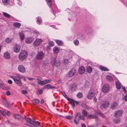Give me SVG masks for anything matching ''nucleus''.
<instances>
[{
  "mask_svg": "<svg viewBox=\"0 0 127 127\" xmlns=\"http://www.w3.org/2000/svg\"><path fill=\"white\" fill-rule=\"evenodd\" d=\"M49 45L51 46H53L54 45V43L53 41H51L49 43Z\"/></svg>",
  "mask_w": 127,
  "mask_h": 127,
  "instance_id": "nucleus-51",
  "label": "nucleus"
},
{
  "mask_svg": "<svg viewBox=\"0 0 127 127\" xmlns=\"http://www.w3.org/2000/svg\"><path fill=\"white\" fill-rule=\"evenodd\" d=\"M18 69L21 72L24 73L25 72V68L22 65H19Z\"/></svg>",
  "mask_w": 127,
  "mask_h": 127,
  "instance_id": "nucleus-12",
  "label": "nucleus"
},
{
  "mask_svg": "<svg viewBox=\"0 0 127 127\" xmlns=\"http://www.w3.org/2000/svg\"><path fill=\"white\" fill-rule=\"evenodd\" d=\"M3 104L6 107H9L10 106V105L8 101L5 99L3 100Z\"/></svg>",
  "mask_w": 127,
  "mask_h": 127,
  "instance_id": "nucleus-16",
  "label": "nucleus"
},
{
  "mask_svg": "<svg viewBox=\"0 0 127 127\" xmlns=\"http://www.w3.org/2000/svg\"><path fill=\"white\" fill-rule=\"evenodd\" d=\"M63 62L64 64L65 65L68 64L69 63L68 60L67 59H64L63 61Z\"/></svg>",
  "mask_w": 127,
  "mask_h": 127,
  "instance_id": "nucleus-38",
  "label": "nucleus"
},
{
  "mask_svg": "<svg viewBox=\"0 0 127 127\" xmlns=\"http://www.w3.org/2000/svg\"><path fill=\"white\" fill-rule=\"evenodd\" d=\"M42 42V40L41 39L37 38L34 42L33 45L34 47H36L40 45Z\"/></svg>",
  "mask_w": 127,
  "mask_h": 127,
  "instance_id": "nucleus-7",
  "label": "nucleus"
},
{
  "mask_svg": "<svg viewBox=\"0 0 127 127\" xmlns=\"http://www.w3.org/2000/svg\"><path fill=\"white\" fill-rule=\"evenodd\" d=\"M33 33L35 34H39V32L37 31H33Z\"/></svg>",
  "mask_w": 127,
  "mask_h": 127,
  "instance_id": "nucleus-55",
  "label": "nucleus"
},
{
  "mask_svg": "<svg viewBox=\"0 0 127 127\" xmlns=\"http://www.w3.org/2000/svg\"><path fill=\"white\" fill-rule=\"evenodd\" d=\"M13 25L14 26L19 28L21 25L20 23L18 22H15L13 24Z\"/></svg>",
  "mask_w": 127,
  "mask_h": 127,
  "instance_id": "nucleus-30",
  "label": "nucleus"
},
{
  "mask_svg": "<svg viewBox=\"0 0 127 127\" xmlns=\"http://www.w3.org/2000/svg\"><path fill=\"white\" fill-rule=\"evenodd\" d=\"M81 126L82 127H86L84 123L81 124Z\"/></svg>",
  "mask_w": 127,
  "mask_h": 127,
  "instance_id": "nucleus-64",
  "label": "nucleus"
},
{
  "mask_svg": "<svg viewBox=\"0 0 127 127\" xmlns=\"http://www.w3.org/2000/svg\"><path fill=\"white\" fill-rule=\"evenodd\" d=\"M32 124H31L32 125L31 126L30 125L29 126L31 127H38L35 124L33 123L32 122L31 123Z\"/></svg>",
  "mask_w": 127,
  "mask_h": 127,
  "instance_id": "nucleus-49",
  "label": "nucleus"
},
{
  "mask_svg": "<svg viewBox=\"0 0 127 127\" xmlns=\"http://www.w3.org/2000/svg\"><path fill=\"white\" fill-rule=\"evenodd\" d=\"M32 101L33 103H35L37 104H38L39 103V101L37 99L33 100Z\"/></svg>",
  "mask_w": 127,
  "mask_h": 127,
  "instance_id": "nucleus-48",
  "label": "nucleus"
},
{
  "mask_svg": "<svg viewBox=\"0 0 127 127\" xmlns=\"http://www.w3.org/2000/svg\"><path fill=\"white\" fill-rule=\"evenodd\" d=\"M44 56V54L43 52L41 51L37 53L35 57L36 59L38 60L42 59Z\"/></svg>",
  "mask_w": 127,
  "mask_h": 127,
  "instance_id": "nucleus-4",
  "label": "nucleus"
},
{
  "mask_svg": "<svg viewBox=\"0 0 127 127\" xmlns=\"http://www.w3.org/2000/svg\"><path fill=\"white\" fill-rule=\"evenodd\" d=\"M81 105L83 108H85L86 105L85 104H82Z\"/></svg>",
  "mask_w": 127,
  "mask_h": 127,
  "instance_id": "nucleus-58",
  "label": "nucleus"
},
{
  "mask_svg": "<svg viewBox=\"0 0 127 127\" xmlns=\"http://www.w3.org/2000/svg\"><path fill=\"white\" fill-rule=\"evenodd\" d=\"M21 78L22 79H23L25 81H26V79L24 78V77L23 76H21Z\"/></svg>",
  "mask_w": 127,
  "mask_h": 127,
  "instance_id": "nucleus-62",
  "label": "nucleus"
},
{
  "mask_svg": "<svg viewBox=\"0 0 127 127\" xmlns=\"http://www.w3.org/2000/svg\"><path fill=\"white\" fill-rule=\"evenodd\" d=\"M33 40V38L32 37H29L26 39V42L27 43H30L32 42Z\"/></svg>",
  "mask_w": 127,
  "mask_h": 127,
  "instance_id": "nucleus-19",
  "label": "nucleus"
},
{
  "mask_svg": "<svg viewBox=\"0 0 127 127\" xmlns=\"http://www.w3.org/2000/svg\"><path fill=\"white\" fill-rule=\"evenodd\" d=\"M106 78L108 80L110 81L111 80V76L110 75H108L106 76Z\"/></svg>",
  "mask_w": 127,
  "mask_h": 127,
  "instance_id": "nucleus-45",
  "label": "nucleus"
},
{
  "mask_svg": "<svg viewBox=\"0 0 127 127\" xmlns=\"http://www.w3.org/2000/svg\"><path fill=\"white\" fill-rule=\"evenodd\" d=\"M109 89V87L107 84L104 85L102 89V91L104 93H107Z\"/></svg>",
  "mask_w": 127,
  "mask_h": 127,
  "instance_id": "nucleus-8",
  "label": "nucleus"
},
{
  "mask_svg": "<svg viewBox=\"0 0 127 127\" xmlns=\"http://www.w3.org/2000/svg\"><path fill=\"white\" fill-rule=\"evenodd\" d=\"M77 87L76 85L75 84H73L71 86V90L72 91H74L76 90Z\"/></svg>",
  "mask_w": 127,
  "mask_h": 127,
  "instance_id": "nucleus-25",
  "label": "nucleus"
},
{
  "mask_svg": "<svg viewBox=\"0 0 127 127\" xmlns=\"http://www.w3.org/2000/svg\"><path fill=\"white\" fill-rule=\"evenodd\" d=\"M44 89L43 87L40 90H39L38 89L39 93H38V94H41L42 93Z\"/></svg>",
  "mask_w": 127,
  "mask_h": 127,
  "instance_id": "nucleus-44",
  "label": "nucleus"
},
{
  "mask_svg": "<svg viewBox=\"0 0 127 127\" xmlns=\"http://www.w3.org/2000/svg\"><path fill=\"white\" fill-rule=\"evenodd\" d=\"M37 82L38 84L41 86H43L44 85V81H42L40 79H37Z\"/></svg>",
  "mask_w": 127,
  "mask_h": 127,
  "instance_id": "nucleus-24",
  "label": "nucleus"
},
{
  "mask_svg": "<svg viewBox=\"0 0 127 127\" xmlns=\"http://www.w3.org/2000/svg\"><path fill=\"white\" fill-rule=\"evenodd\" d=\"M77 70L74 69H71L69 72L68 75L70 77H72L75 75L77 72Z\"/></svg>",
  "mask_w": 127,
  "mask_h": 127,
  "instance_id": "nucleus-11",
  "label": "nucleus"
},
{
  "mask_svg": "<svg viewBox=\"0 0 127 127\" xmlns=\"http://www.w3.org/2000/svg\"><path fill=\"white\" fill-rule=\"evenodd\" d=\"M81 115L79 112L77 113L75 116V119L74 120V122L75 125H78V122L81 119Z\"/></svg>",
  "mask_w": 127,
  "mask_h": 127,
  "instance_id": "nucleus-3",
  "label": "nucleus"
},
{
  "mask_svg": "<svg viewBox=\"0 0 127 127\" xmlns=\"http://www.w3.org/2000/svg\"><path fill=\"white\" fill-rule=\"evenodd\" d=\"M3 116H5L6 114V112L2 110L1 111L0 113Z\"/></svg>",
  "mask_w": 127,
  "mask_h": 127,
  "instance_id": "nucleus-52",
  "label": "nucleus"
},
{
  "mask_svg": "<svg viewBox=\"0 0 127 127\" xmlns=\"http://www.w3.org/2000/svg\"><path fill=\"white\" fill-rule=\"evenodd\" d=\"M56 42L59 45H62L63 44V42L61 40H56Z\"/></svg>",
  "mask_w": 127,
  "mask_h": 127,
  "instance_id": "nucleus-32",
  "label": "nucleus"
},
{
  "mask_svg": "<svg viewBox=\"0 0 127 127\" xmlns=\"http://www.w3.org/2000/svg\"><path fill=\"white\" fill-rule=\"evenodd\" d=\"M72 116L71 115H68L65 116V118L68 120L71 119L72 118Z\"/></svg>",
  "mask_w": 127,
  "mask_h": 127,
  "instance_id": "nucleus-43",
  "label": "nucleus"
},
{
  "mask_svg": "<svg viewBox=\"0 0 127 127\" xmlns=\"http://www.w3.org/2000/svg\"><path fill=\"white\" fill-rule=\"evenodd\" d=\"M8 83L10 84H11L12 83V81L10 80H9L8 81Z\"/></svg>",
  "mask_w": 127,
  "mask_h": 127,
  "instance_id": "nucleus-60",
  "label": "nucleus"
},
{
  "mask_svg": "<svg viewBox=\"0 0 127 127\" xmlns=\"http://www.w3.org/2000/svg\"><path fill=\"white\" fill-rule=\"evenodd\" d=\"M3 83L2 81L0 79V87L1 88L3 89Z\"/></svg>",
  "mask_w": 127,
  "mask_h": 127,
  "instance_id": "nucleus-47",
  "label": "nucleus"
},
{
  "mask_svg": "<svg viewBox=\"0 0 127 127\" xmlns=\"http://www.w3.org/2000/svg\"><path fill=\"white\" fill-rule=\"evenodd\" d=\"M21 47L19 45H16L14 48V51L16 53L19 52L20 49Z\"/></svg>",
  "mask_w": 127,
  "mask_h": 127,
  "instance_id": "nucleus-13",
  "label": "nucleus"
},
{
  "mask_svg": "<svg viewBox=\"0 0 127 127\" xmlns=\"http://www.w3.org/2000/svg\"><path fill=\"white\" fill-rule=\"evenodd\" d=\"M6 114L7 115L9 116L10 115V112L8 111H7V112H6Z\"/></svg>",
  "mask_w": 127,
  "mask_h": 127,
  "instance_id": "nucleus-56",
  "label": "nucleus"
},
{
  "mask_svg": "<svg viewBox=\"0 0 127 127\" xmlns=\"http://www.w3.org/2000/svg\"><path fill=\"white\" fill-rule=\"evenodd\" d=\"M97 100L96 98L95 97L93 98L94 101L95 103L96 102Z\"/></svg>",
  "mask_w": 127,
  "mask_h": 127,
  "instance_id": "nucleus-59",
  "label": "nucleus"
},
{
  "mask_svg": "<svg viewBox=\"0 0 127 127\" xmlns=\"http://www.w3.org/2000/svg\"><path fill=\"white\" fill-rule=\"evenodd\" d=\"M109 105V103L108 101H105L101 105L100 107L101 109H107Z\"/></svg>",
  "mask_w": 127,
  "mask_h": 127,
  "instance_id": "nucleus-6",
  "label": "nucleus"
},
{
  "mask_svg": "<svg viewBox=\"0 0 127 127\" xmlns=\"http://www.w3.org/2000/svg\"><path fill=\"white\" fill-rule=\"evenodd\" d=\"M11 77L14 80L15 82L19 86H21L22 85V83L20 81V80H18L17 79H16L14 77V76H11Z\"/></svg>",
  "mask_w": 127,
  "mask_h": 127,
  "instance_id": "nucleus-10",
  "label": "nucleus"
},
{
  "mask_svg": "<svg viewBox=\"0 0 127 127\" xmlns=\"http://www.w3.org/2000/svg\"><path fill=\"white\" fill-rule=\"evenodd\" d=\"M22 93L23 94H26L27 93V92L26 90H22Z\"/></svg>",
  "mask_w": 127,
  "mask_h": 127,
  "instance_id": "nucleus-53",
  "label": "nucleus"
},
{
  "mask_svg": "<svg viewBox=\"0 0 127 127\" xmlns=\"http://www.w3.org/2000/svg\"><path fill=\"white\" fill-rule=\"evenodd\" d=\"M99 68L101 70L103 71H108L109 70L108 69L102 65L99 66Z\"/></svg>",
  "mask_w": 127,
  "mask_h": 127,
  "instance_id": "nucleus-22",
  "label": "nucleus"
},
{
  "mask_svg": "<svg viewBox=\"0 0 127 127\" xmlns=\"http://www.w3.org/2000/svg\"><path fill=\"white\" fill-rule=\"evenodd\" d=\"M59 50V49L57 47H55L53 48L54 52L55 53H57Z\"/></svg>",
  "mask_w": 127,
  "mask_h": 127,
  "instance_id": "nucleus-31",
  "label": "nucleus"
},
{
  "mask_svg": "<svg viewBox=\"0 0 127 127\" xmlns=\"http://www.w3.org/2000/svg\"><path fill=\"white\" fill-rule=\"evenodd\" d=\"M27 52L25 50H23L20 53L19 58L20 60H23L27 58Z\"/></svg>",
  "mask_w": 127,
  "mask_h": 127,
  "instance_id": "nucleus-1",
  "label": "nucleus"
},
{
  "mask_svg": "<svg viewBox=\"0 0 127 127\" xmlns=\"http://www.w3.org/2000/svg\"><path fill=\"white\" fill-rule=\"evenodd\" d=\"M77 96L78 98H80L82 96V94L81 93L79 92L77 94Z\"/></svg>",
  "mask_w": 127,
  "mask_h": 127,
  "instance_id": "nucleus-41",
  "label": "nucleus"
},
{
  "mask_svg": "<svg viewBox=\"0 0 127 127\" xmlns=\"http://www.w3.org/2000/svg\"><path fill=\"white\" fill-rule=\"evenodd\" d=\"M13 116L15 118L17 119H21V116L19 114H13Z\"/></svg>",
  "mask_w": 127,
  "mask_h": 127,
  "instance_id": "nucleus-23",
  "label": "nucleus"
},
{
  "mask_svg": "<svg viewBox=\"0 0 127 127\" xmlns=\"http://www.w3.org/2000/svg\"><path fill=\"white\" fill-rule=\"evenodd\" d=\"M95 95V93L92 90H90L88 93L87 97L89 99H91Z\"/></svg>",
  "mask_w": 127,
  "mask_h": 127,
  "instance_id": "nucleus-5",
  "label": "nucleus"
},
{
  "mask_svg": "<svg viewBox=\"0 0 127 127\" xmlns=\"http://www.w3.org/2000/svg\"><path fill=\"white\" fill-rule=\"evenodd\" d=\"M6 94L7 95H10V93L9 91H7L6 92Z\"/></svg>",
  "mask_w": 127,
  "mask_h": 127,
  "instance_id": "nucleus-61",
  "label": "nucleus"
},
{
  "mask_svg": "<svg viewBox=\"0 0 127 127\" xmlns=\"http://www.w3.org/2000/svg\"><path fill=\"white\" fill-rule=\"evenodd\" d=\"M44 89H54L56 88V87L54 86H52L51 85L48 84L45 86L43 87Z\"/></svg>",
  "mask_w": 127,
  "mask_h": 127,
  "instance_id": "nucleus-14",
  "label": "nucleus"
},
{
  "mask_svg": "<svg viewBox=\"0 0 127 127\" xmlns=\"http://www.w3.org/2000/svg\"><path fill=\"white\" fill-rule=\"evenodd\" d=\"M19 35L21 40H22L23 39L24 37V33L22 32H20L19 33Z\"/></svg>",
  "mask_w": 127,
  "mask_h": 127,
  "instance_id": "nucleus-36",
  "label": "nucleus"
},
{
  "mask_svg": "<svg viewBox=\"0 0 127 127\" xmlns=\"http://www.w3.org/2000/svg\"><path fill=\"white\" fill-rule=\"evenodd\" d=\"M85 71V68L84 66H81L79 67L78 71L80 74H83Z\"/></svg>",
  "mask_w": 127,
  "mask_h": 127,
  "instance_id": "nucleus-15",
  "label": "nucleus"
},
{
  "mask_svg": "<svg viewBox=\"0 0 127 127\" xmlns=\"http://www.w3.org/2000/svg\"><path fill=\"white\" fill-rule=\"evenodd\" d=\"M2 2L4 4H7L9 2V0H2Z\"/></svg>",
  "mask_w": 127,
  "mask_h": 127,
  "instance_id": "nucleus-42",
  "label": "nucleus"
},
{
  "mask_svg": "<svg viewBox=\"0 0 127 127\" xmlns=\"http://www.w3.org/2000/svg\"><path fill=\"white\" fill-rule=\"evenodd\" d=\"M118 105L116 102H114L112 104V109H114L116 108Z\"/></svg>",
  "mask_w": 127,
  "mask_h": 127,
  "instance_id": "nucleus-27",
  "label": "nucleus"
},
{
  "mask_svg": "<svg viewBox=\"0 0 127 127\" xmlns=\"http://www.w3.org/2000/svg\"><path fill=\"white\" fill-rule=\"evenodd\" d=\"M44 84L47 83H49L51 81V80L46 79L44 80Z\"/></svg>",
  "mask_w": 127,
  "mask_h": 127,
  "instance_id": "nucleus-40",
  "label": "nucleus"
},
{
  "mask_svg": "<svg viewBox=\"0 0 127 127\" xmlns=\"http://www.w3.org/2000/svg\"><path fill=\"white\" fill-rule=\"evenodd\" d=\"M82 114L84 117H86L87 115V112L86 110L83 109L82 111Z\"/></svg>",
  "mask_w": 127,
  "mask_h": 127,
  "instance_id": "nucleus-28",
  "label": "nucleus"
},
{
  "mask_svg": "<svg viewBox=\"0 0 127 127\" xmlns=\"http://www.w3.org/2000/svg\"><path fill=\"white\" fill-rule=\"evenodd\" d=\"M123 89L124 92L126 93H127V92L126 91L125 88V87H123Z\"/></svg>",
  "mask_w": 127,
  "mask_h": 127,
  "instance_id": "nucleus-57",
  "label": "nucleus"
},
{
  "mask_svg": "<svg viewBox=\"0 0 127 127\" xmlns=\"http://www.w3.org/2000/svg\"><path fill=\"white\" fill-rule=\"evenodd\" d=\"M63 95L68 100L69 99H70V98H69V97L67 96V95L65 93H64L63 94Z\"/></svg>",
  "mask_w": 127,
  "mask_h": 127,
  "instance_id": "nucleus-46",
  "label": "nucleus"
},
{
  "mask_svg": "<svg viewBox=\"0 0 127 127\" xmlns=\"http://www.w3.org/2000/svg\"><path fill=\"white\" fill-rule=\"evenodd\" d=\"M68 100L70 101V103L71 104L72 106V107H74L75 106L74 104V100L71 98H70V99H69Z\"/></svg>",
  "mask_w": 127,
  "mask_h": 127,
  "instance_id": "nucleus-26",
  "label": "nucleus"
},
{
  "mask_svg": "<svg viewBox=\"0 0 127 127\" xmlns=\"http://www.w3.org/2000/svg\"><path fill=\"white\" fill-rule=\"evenodd\" d=\"M3 16L6 18H9L10 17V15L9 14L6 12H3Z\"/></svg>",
  "mask_w": 127,
  "mask_h": 127,
  "instance_id": "nucleus-35",
  "label": "nucleus"
},
{
  "mask_svg": "<svg viewBox=\"0 0 127 127\" xmlns=\"http://www.w3.org/2000/svg\"><path fill=\"white\" fill-rule=\"evenodd\" d=\"M124 99L125 101H127V95L124 96Z\"/></svg>",
  "mask_w": 127,
  "mask_h": 127,
  "instance_id": "nucleus-63",
  "label": "nucleus"
},
{
  "mask_svg": "<svg viewBox=\"0 0 127 127\" xmlns=\"http://www.w3.org/2000/svg\"><path fill=\"white\" fill-rule=\"evenodd\" d=\"M4 57L6 59H9L10 58V55L8 52H6L3 53Z\"/></svg>",
  "mask_w": 127,
  "mask_h": 127,
  "instance_id": "nucleus-18",
  "label": "nucleus"
},
{
  "mask_svg": "<svg viewBox=\"0 0 127 127\" xmlns=\"http://www.w3.org/2000/svg\"><path fill=\"white\" fill-rule=\"evenodd\" d=\"M97 118V116L95 115H89L87 117L88 119H94L96 118Z\"/></svg>",
  "mask_w": 127,
  "mask_h": 127,
  "instance_id": "nucleus-17",
  "label": "nucleus"
},
{
  "mask_svg": "<svg viewBox=\"0 0 127 127\" xmlns=\"http://www.w3.org/2000/svg\"><path fill=\"white\" fill-rule=\"evenodd\" d=\"M12 40V39H9V38H7L5 39V41L6 43H9L11 42Z\"/></svg>",
  "mask_w": 127,
  "mask_h": 127,
  "instance_id": "nucleus-37",
  "label": "nucleus"
},
{
  "mask_svg": "<svg viewBox=\"0 0 127 127\" xmlns=\"http://www.w3.org/2000/svg\"><path fill=\"white\" fill-rule=\"evenodd\" d=\"M25 120L29 124H32L31 123L32 122V120L30 118L26 117L25 116Z\"/></svg>",
  "mask_w": 127,
  "mask_h": 127,
  "instance_id": "nucleus-29",
  "label": "nucleus"
},
{
  "mask_svg": "<svg viewBox=\"0 0 127 127\" xmlns=\"http://www.w3.org/2000/svg\"><path fill=\"white\" fill-rule=\"evenodd\" d=\"M37 21L39 24H40L42 22V19L40 17H38V18Z\"/></svg>",
  "mask_w": 127,
  "mask_h": 127,
  "instance_id": "nucleus-39",
  "label": "nucleus"
},
{
  "mask_svg": "<svg viewBox=\"0 0 127 127\" xmlns=\"http://www.w3.org/2000/svg\"><path fill=\"white\" fill-rule=\"evenodd\" d=\"M51 63L53 67L55 66L56 67H58L61 64L60 61H56V59L55 58L52 59Z\"/></svg>",
  "mask_w": 127,
  "mask_h": 127,
  "instance_id": "nucleus-2",
  "label": "nucleus"
},
{
  "mask_svg": "<svg viewBox=\"0 0 127 127\" xmlns=\"http://www.w3.org/2000/svg\"><path fill=\"white\" fill-rule=\"evenodd\" d=\"M122 112L120 110H117L114 113V116L116 118H118L122 116Z\"/></svg>",
  "mask_w": 127,
  "mask_h": 127,
  "instance_id": "nucleus-9",
  "label": "nucleus"
},
{
  "mask_svg": "<svg viewBox=\"0 0 127 127\" xmlns=\"http://www.w3.org/2000/svg\"><path fill=\"white\" fill-rule=\"evenodd\" d=\"M98 114L100 116H101L103 118H104L105 116L103 115V114L100 112H98Z\"/></svg>",
  "mask_w": 127,
  "mask_h": 127,
  "instance_id": "nucleus-54",
  "label": "nucleus"
},
{
  "mask_svg": "<svg viewBox=\"0 0 127 127\" xmlns=\"http://www.w3.org/2000/svg\"><path fill=\"white\" fill-rule=\"evenodd\" d=\"M87 71L88 73H91L92 71V68L90 66H89L87 68Z\"/></svg>",
  "mask_w": 127,
  "mask_h": 127,
  "instance_id": "nucleus-33",
  "label": "nucleus"
},
{
  "mask_svg": "<svg viewBox=\"0 0 127 127\" xmlns=\"http://www.w3.org/2000/svg\"><path fill=\"white\" fill-rule=\"evenodd\" d=\"M120 119L119 118L114 119L113 120V122L116 124L119 123L120 122Z\"/></svg>",
  "mask_w": 127,
  "mask_h": 127,
  "instance_id": "nucleus-21",
  "label": "nucleus"
},
{
  "mask_svg": "<svg viewBox=\"0 0 127 127\" xmlns=\"http://www.w3.org/2000/svg\"><path fill=\"white\" fill-rule=\"evenodd\" d=\"M116 85V88L120 90L121 88V84L119 81H117Z\"/></svg>",
  "mask_w": 127,
  "mask_h": 127,
  "instance_id": "nucleus-20",
  "label": "nucleus"
},
{
  "mask_svg": "<svg viewBox=\"0 0 127 127\" xmlns=\"http://www.w3.org/2000/svg\"><path fill=\"white\" fill-rule=\"evenodd\" d=\"M21 75H20L17 74L16 75V76L15 77H14L16 79H17L18 80H20V79L21 78Z\"/></svg>",
  "mask_w": 127,
  "mask_h": 127,
  "instance_id": "nucleus-34",
  "label": "nucleus"
},
{
  "mask_svg": "<svg viewBox=\"0 0 127 127\" xmlns=\"http://www.w3.org/2000/svg\"><path fill=\"white\" fill-rule=\"evenodd\" d=\"M73 42L74 44L75 45H78L79 43V41L77 39L74 40Z\"/></svg>",
  "mask_w": 127,
  "mask_h": 127,
  "instance_id": "nucleus-50",
  "label": "nucleus"
}]
</instances>
